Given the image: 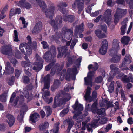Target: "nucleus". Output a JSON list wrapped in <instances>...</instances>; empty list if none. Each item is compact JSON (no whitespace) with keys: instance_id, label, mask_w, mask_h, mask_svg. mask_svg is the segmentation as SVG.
Returning a JSON list of instances; mask_svg holds the SVG:
<instances>
[{"instance_id":"obj_3","label":"nucleus","mask_w":133,"mask_h":133,"mask_svg":"<svg viewBox=\"0 0 133 133\" xmlns=\"http://www.w3.org/2000/svg\"><path fill=\"white\" fill-rule=\"evenodd\" d=\"M97 105V103L96 102H94L92 105L91 108H90V107L89 104H88L85 107V110L86 111L91 110L93 113H96L98 115L99 118L98 117V119H96L94 124L98 122L99 119L100 118H101V123L102 124H104L107 121V118L105 116L106 115L105 109L104 108H102L101 109L98 110Z\"/></svg>"},{"instance_id":"obj_16","label":"nucleus","mask_w":133,"mask_h":133,"mask_svg":"<svg viewBox=\"0 0 133 133\" xmlns=\"http://www.w3.org/2000/svg\"><path fill=\"white\" fill-rule=\"evenodd\" d=\"M94 72H89L86 77L84 78L85 81V84L86 85H91L92 83V79L93 76Z\"/></svg>"},{"instance_id":"obj_21","label":"nucleus","mask_w":133,"mask_h":133,"mask_svg":"<svg viewBox=\"0 0 133 133\" xmlns=\"http://www.w3.org/2000/svg\"><path fill=\"white\" fill-rule=\"evenodd\" d=\"M26 0H21L19 2V6L22 8H25L26 9H29L31 8V5L28 2H26Z\"/></svg>"},{"instance_id":"obj_29","label":"nucleus","mask_w":133,"mask_h":133,"mask_svg":"<svg viewBox=\"0 0 133 133\" xmlns=\"http://www.w3.org/2000/svg\"><path fill=\"white\" fill-rule=\"evenodd\" d=\"M42 23L39 22L37 23L34 27L33 32H37L40 31L42 29Z\"/></svg>"},{"instance_id":"obj_14","label":"nucleus","mask_w":133,"mask_h":133,"mask_svg":"<svg viewBox=\"0 0 133 133\" xmlns=\"http://www.w3.org/2000/svg\"><path fill=\"white\" fill-rule=\"evenodd\" d=\"M130 77H129L127 75H124L123 73L118 74L116 76V77L118 78H120L122 77V80L124 83H127L129 82H130L131 79L132 78V76L131 75Z\"/></svg>"},{"instance_id":"obj_1","label":"nucleus","mask_w":133,"mask_h":133,"mask_svg":"<svg viewBox=\"0 0 133 133\" xmlns=\"http://www.w3.org/2000/svg\"><path fill=\"white\" fill-rule=\"evenodd\" d=\"M27 40L28 41V46H26V44L21 43L19 46V49L21 52L24 55H25V52L24 51V49L23 48H25L26 47V55L24 57V58L27 61V62L25 61H23L22 62V65L24 67V72L27 75L29 76H30L31 74L29 72L31 69L30 66L31 64L29 62V60L27 57L26 56L31 54L32 52L31 48H35L37 44L36 42H31V39L30 37L28 36L27 37Z\"/></svg>"},{"instance_id":"obj_36","label":"nucleus","mask_w":133,"mask_h":133,"mask_svg":"<svg viewBox=\"0 0 133 133\" xmlns=\"http://www.w3.org/2000/svg\"><path fill=\"white\" fill-rule=\"evenodd\" d=\"M83 23H82L81 24L78 26H77L76 28L75 33L78 32H81L83 30Z\"/></svg>"},{"instance_id":"obj_41","label":"nucleus","mask_w":133,"mask_h":133,"mask_svg":"<svg viewBox=\"0 0 133 133\" xmlns=\"http://www.w3.org/2000/svg\"><path fill=\"white\" fill-rule=\"evenodd\" d=\"M59 125V123L58 122H57L54 125V129L53 130L54 133H58V126Z\"/></svg>"},{"instance_id":"obj_40","label":"nucleus","mask_w":133,"mask_h":133,"mask_svg":"<svg viewBox=\"0 0 133 133\" xmlns=\"http://www.w3.org/2000/svg\"><path fill=\"white\" fill-rule=\"evenodd\" d=\"M8 8V6H6L2 10L1 14H0V20L3 19L6 17V15L3 14V13L4 12V11H6V10Z\"/></svg>"},{"instance_id":"obj_55","label":"nucleus","mask_w":133,"mask_h":133,"mask_svg":"<svg viewBox=\"0 0 133 133\" xmlns=\"http://www.w3.org/2000/svg\"><path fill=\"white\" fill-rule=\"evenodd\" d=\"M77 40L76 39H75L73 40L70 46V48L71 49H72L74 48L76 43L77 42Z\"/></svg>"},{"instance_id":"obj_53","label":"nucleus","mask_w":133,"mask_h":133,"mask_svg":"<svg viewBox=\"0 0 133 133\" xmlns=\"http://www.w3.org/2000/svg\"><path fill=\"white\" fill-rule=\"evenodd\" d=\"M67 5L66 4L65 2H61V3L59 5V6L60 8V10H61L62 9H63L64 7H66L67 6Z\"/></svg>"},{"instance_id":"obj_17","label":"nucleus","mask_w":133,"mask_h":133,"mask_svg":"<svg viewBox=\"0 0 133 133\" xmlns=\"http://www.w3.org/2000/svg\"><path fill=\"white\" fill-rule=\"evenodd\" d=\"M110 68L111 71L109 74L110 76L108 79L109 82H110L114 77L115 74L114 72H115L116 71L118 70V68L114 64L111 65L110 66Z\"/></svg>"},{"instance_id":"obj_9","label":"nucleus","mask_w":133,"mask_h":133,"mask_svg":"<svg viewBox=\"0 0 133 133\" xmlns=\"http://www.w3.org/2000/svg\"><path fill=\"white\" fill-rule=\"evenodd\" d=\"M91 88L88 87L87 89L86 94L84 96L85 100L87 101L91 102L93 100L97 97V93L96 91H94L92 93V97L90 96Z\"/></svg>"},{"instance_id":"obj_24","label":"nucleus","mask_w":133,"mask_h":133,"mask_svg":"<svg viewBox=\"0 0 133 133\" xmlns=\"http://www.w3.org/2000/svg\"><path fill=\"white\" fill-rule=\"evenodd\" d=\"M77 71V68L76 67L72 69L70 68L68 69L66 73L67 76L66 78V79L69 80V79L67 78L68 76H70L71 75H75L78 73Z\"/></svg>"},{"instance_id":"obj_30","label":"nucleus","mask_w":133,"mask_h":133,"mask_svg":"<svg viewBox=\"0 0 133 133\" xmlns=\"http://www.w3.org/2000/svg\"><path fill=\"white\" fill-rule=\"evenodd\" d=\"M121 55L117 54H115L113 56L112 58V61L115 63H117L120 60Z\"/></svg>"},{"instance_id":"obj_6","label":"nucleus","mask_w":133,"mask_h":133,"mask_svg":"<svg viewBox=\"0 0 133 133\" xmlns=\"http://www.w3.org/2000/svg\"><path fill=\"white\" fill-rule=\"evenodd\" d=\"M16 94L15 93H13L10 98V102H13L14 103L15 105L18 104L20 105V107H23L24 108V110H25L27 108V107L25 105V104L23 102L24 101V98L23 96L21 95L20 97H17L16 98L14 99L15 97L16 96Z\"/></svg>"},{"instance_id":"obj_26","label":"nucleus","mask_w":133,"mask_h":133,"mask_svg":"<svg viewBox=\"0 0 133 133\" xmlns=\"http://www.w3.org/2000/svg\"><path fill=\"white\" fill-rule=\"evenodd\" d=\"M6 117L8 119L7 122L9 124L10 126H12L14 122V118L13 116L10 115L8 114L6 116Z\"/></svg>"},{"instance_id":"obj_27","label":"nucleus","mask_w":133,"mask_h":133,"mask_svg":"<svg viewBox=\"0 0 133 133\" xmlns=\"http://www.w3.org/2000/svg\"><path fill=\"white\" fill-rule=\"evenodd\" d=\"M60 85V81L57 80L54 81L52 86L51 87V89L52 91H54L56 89L58 88Z\"/></svg>"},{"instance_id":"obj_19","label":"nucleus","mask_w":133,"mask_h":133,"mask_svg":"<svg viewBox=\"0 0 133 133\" xmlns=\"http://www.w3.org/2000/svg\"><path fill=\"white\" fill-rule=\"evenodd\" d=\"M62 18L61 16H56L55 20V21L54 20H51L50 22V24L54 28H55L57 27V24L58 23L60 24L62 23Z\"/></svg>"},{"instance_id":"obj_10","label":"nucleus","mask_w":133,"mask_h":133,"mask_svg":"<svg viewBox=\"0 0 133 133\" xmlns=\"http://www.w3.org/2000/svg\"><path fill=\"white\" fill-rule=\"evenodd\" d=\"M36 61L34 64L33 69L36 71H39L41 69L43 61L41 58L37 54L36 56Z\"/></svg>"},{"instance_id":"obj_59","label":"nucleus","mask_w":133,"mask_h":133,"mask_svg":"<svg viewBox=\"0 0 133 133\" xmlns=\"http://www.w3.org/2000/svg\"><path fill=\"white\" fill-rule=\"evenodd\" d=\"M107 4L109 6H112L114 4V3L111 0H109L107 1Z\"/></svg>"},{"instance_id":"obj_23","label":"nucleus","mask_w":133,"mask_h":133,"mask_svg":"<svg viewBox=\"0 0 133 133\" xmlns=\"http://www.w3.org/2000/svg\"><path fill=\"white\" fill-rule=\"evenodd\" d=\"M14 70L13 68L10 66V63L7 62L5 64V69L4 71L7 74H12Z\"/></svg>"},{"instance_id":"obj_22","label":"nucleus","mask_w":133,"mask_h":133,"mask_svg":"<svg viewBox=\"0 0 133 133\" xmlns=\"http://www.w3.org/2000/svg\"><path fill=\"white\" fill-rule=\"evenodd\" d=\"M2 52L4 55L11 54L12 53L11 46H9L3 47L2 49Z\"/></svg>"},{"instance_id":"obj_11","label":"nucleus","mask_w":133,"mask_h":133,"mask_svg":"<svg viewBox=\"0 0 133 133\" xmlns=\"http://www.w3.org/2000/svg\"><path fill=\"white\" fill-rule=\"evenodd\" d=\"M56 52L54 47H53L50 51L46 52L43 56V57L46 62L49 61V59L52 57H54L56 55Z\"/></svg>"},{"instance_id":"obj_39","label":"nucleus","mask_w":133,"mask_h":133,"mask_svg":"<svg viewBox=\"0 0 133 133\" xmlns=\"http://www.w3.org/2000/svg\"><path fill=\"white\" fill-rule=\"evenodd\" d=\"M49 124L48 122H45L42 125H40L39 128L40 130H43L48 127Z\"/></svg>"},{"instance_id":"obj_12","label":"nucleus","mask_w":133,"mask_h":133,"mask_svg":"<svg viewBox=\"0 0 133 133\" xmlns=\"http://www.w3.org/2000/svg\"><path fill=\"white\" fill-rule=\"evenodd\" d=\"M101 28L103 31V33L99 30H96L95 31V33L97 36L100 38H101L106 37V35L105 34V33L106 32L107 30V26L106 25L104 24L102 25H101Z\"/></svg>"},{"instance_id":"obj_31","label":"nucleus","mask_w":133,"mask_h":133,"mask_svg":"<svg viewBox=\"0 0 133 133\" xmlns=\"http://www.w3.org/2000/svg\"><path fill=\"white\" fill-rule=\"evenodd\" d=\"M29 92L28 90H25L23 92V94L25 96V97L29 101L32 98L33 95L32 94H29Z\"/></svg>"},{"instance_id":"obj_46","label":"nucleus","mask_w":133,"mask_h":133,"mask_svg":"<svg viewBox=\"0 0 133 133\" xmlns=\"http://www.w3.org/2000/svg\"><path fill=\"white\" fill-rule=\"evenodd\" d=\"M114 82H111L110 85L108 87L109 91L110 93H111L114 90Z\"/></svg>"},{"instance_id":"obj_42","label":"nucleus","mask_w":133,"mask_h":133,"mask_svg":"<svg viewBox=\"0 0 133 133\" xmlns=\"http://www.w3.org/2000/svg\"><path fill=\"white\" fill-rule=\"evenodd\" d=\"M44 108L47 114V116H48L51 114L52 110L49 106L45 107H44Z\"/></svg>"},{"instance_id":"obj_2","label":"nucleus","mask_w":133,"mask_h":133,"mask_svg":"<svg viewBox=\"0 0 133 133\" xmlns=\"http://www.w3.org/2000/svg\"><path fill=\"white\" fill-rule=\"evenodd\" d=\"M70 88V89H74L72 87L70 88V85L68 84L64 88V91H61L57 95L55 98L53 107L55 108L58 106H59L65 102L69 100L71 98V96L69 94H66Z\"/></svg>"},{"instance_id":"obj_20","label":"nucleus","mask_w":133,"mask_h":133,"mask_svg":"<svg viewBox=\"0 0 133 133\" xmlns=\"http://www.w3.org/2000/svg\"><path fill=\"white\" fill-rule=\"evenodd\" d=\"M59 51V53L57 56L58 58L60 57L61 56L64 55L65 57L67 54V50L66 46L59 47L58 48Z\"/></svg>"},{"instance_id":"obj_32","label":"nucleus","mask_w":133,"mask_h":133,"mask_svg":"<svg viewBox=\"0 0 133 133\" xmlns=\"http://www.w3.org/2000/svg\"><path fill=\"white\" fill-rule=\"evenodd\" d=\"M130 40V38L128 36H125L121 38V42L124 44L127 45Z\"/></svg>"},{"instance_id":"obj_50","label":"nucleus","mask_w":133,"mask_h":133,"mask_svg":"<svg viewBox=\"0 0 133 133\" xmlns=\"http://www.w3.org/2000/svg\"><path fill=\"white\" fill-rule=\"evenodd\" d=\"M14 41L16 42H17L18 40V39L17 33L16 30H14Z\"/></svg>"},{"instance_id":"obj_52","label":"nucleus","mask_w":133,"mask_h":133,"mask_svg":"<svg viewBox=\"0 0 133 133\" xmlns=\"http://www.w3.org/2000/svg\"><path fill=\"white\" fill-rule=\"evenodd\" d=\"M19 19L21 20L22 22V24L23 25V28H26L28 25V23H25V20L23 17H20Z\"/></svg>"},{"instance_id":"obj_35","label":"nucleus","mask_w":133,"mask_h":133,"mask_svg":"<svg viewBox=\"0 0 133 133\" xmlns=\"http://www.w3.org/2000/svg\"><path fill=\"white\" fill-rule=\"evenodd\" d=\"M39 4L40 7L42 8H44L46 7V5L43 0H34Z\"/></svg>"},{"instance_id":"obj_60","label":"nucleus","mask_w":133,"mask_h":133,"mask_svg":"<svg viewBox=\"0 0 133 133\" xmlns=\"http://www.w3.org/2000/svg\"><path fill=\"white\" fill-rule=\"evenodd\" d=\"M41 43L43 45V47L45 49L48 47V45L46 42L43 41L42 42H41Z\"/></svg>"},{"instance_id":"obj_51","label":"nucleus","mask_w":133,"mask_h":133,"mask_svg":"<svg viewBox=\"0 0 133 133\" xmlns=\"http://www.w3.org/2000/svg\"><path fill=\"white\" fill-rule=\"evenodd\" d=\"M126 26V24L125 23L124 25H123L121 28V34L123 35L125 33V31Z\"/></svg>"},{"instance_id":"obj_54","label":"nucleus","mask_w":133,"mask_h":133,"mask_svg":"<svg viewBox=\"0 0 133 133\" xmlns=\"http://www.w3.org/2000/svg\"><path fill=\"white\" fill-rule=\"evenodd\" d=\"M66 70L65 69L63 70L61 72L60 75V77L61 80L63 79V78L64 77L65 75V73Z\"/></svg>"},{"instance_id":"obj_63","label":"nucleus","mask_w":133,"mask_h":133,"mask_svg":"<svg viewBox=\"0 0 133 133\" xmlns=\"http://www.w3.org/2000/svg\"><path fill=\"white\" fill-rule=\"evenodd\" d=\"M99 14V11H97L95 12L92 13L90 14V15L92 16L95 17L97 16Z\"/></svg>"},{"instance_id":"obj_38","label":"nucleus","mask_w":133,"mask_h":133,"mask_svg":"<svg viewBox=\"0 0 133 133\" xmlns=\"http://www.w3.org/2000/svg\"><path fill=\"white\" fill-rule=\"evenodd\" d=\"M65 122H67V123L68 124V130L70 131L73 124V121L72 120L68 119L66 120L65 121Z\"/></svg>"},{"instance_id":"obj_57","label":"nucleus","mask_w":133,"mask_h":133,"mask_svg":"<svg viewBox=\"0 0 133 133\" xmlns=\"http://www.w3.org/2000/svg\"><path fill=\"white\" fill-rule=\"evenodd\" d=\"M22 79L23 82L26 83L29 82L28 78L26 76H24L22 78Z\"/></svg>"},{"instance_id":"obj_15","label":"nucleus","mask_w":133,"mask_h":133,"mask_svg":"<svg viewBox=\"0 0 133 133\" xmlns=\"http://www.w3.org/2000/svg\"><path fill=\"white\" fill-rule=\"evenodd\" d=\"M83 3L82 0H77L75 1L74 3L73 4L72 6L73 8H75L76 6H77L78 10V13L79 14L81 11L83 9Z\"/></svg>"},{"instance_id":"obj_44","label":"nucleus","mask_w":133,"mask_h":133,"mask_svg":"<svg viewBox=\"0 0 133 133\" xmlns=\"http://www.w3.org/2000/svg\"><path fill=\"white\" fill-rule=\"evenodd\" d=\"M67 19L66 18L64 19V20L65 21H68L70 22H72L74 20V17L72 15L69 16L68 17H67Z\"/></svg>"},{"instance_id":"obj_8","label":"nucleus","mask_w":133,"mask_h":133,"mask_svg":"<svg viewBox=\"0 0 133 133\" xmlns=\"http://www.w3.org/2000/svg\"><path fill=\"white\" fill-rule=\"evenodd\" d=\"M111 11H112L111 9H107L101 19V21H105L108 25H110L111 22Z\"/></svg>"},{"instance_id":"obj_13","label":"nucleus","mask_w":133,"mask_h":133,"mask_svg":"<svg viewBox=\"0 0 133 133\" xmlns=\"http://www.w3.org/2000/svg\"><path fill=\"white\" fill-rule=\"evenodd\" d=\"M108 46V42L105 39H103L102 46L99 49L100 53L102 55H105L107 52Z\"/></svg>"},{"instance_id":"obj_4","label":"nucleus","mask_w":133,"mask_h":133,"mask_svg":"<svg viewBox=\"0 0 133 133\" xmlns=\"http://www.w3.org/2000/svg\"><path fill=\"white\" fill-rule=\"evenodd\" d=\"M50 75H48L44 78V87L42 89V91L44 92L42 97L44 100L48 104L51 102L53 100L52 97H51L49 100L48 98V97L50 95V94L48 89L50 86Z\"/></svg>"},{"instance_id":"obj_25","label":"nucleus","mask_w":133,"mask_h":133,"mask_svg":"<svg viewBox=\"0 0 133 133\" xmlns=\"http://www.w3.org/2000/svg\"><path fill=\"white\" fill-rule=\"evenodd\" d=\"M131 62V57L129 55H127L125 56L124 61L122 64V66H127Z\"/></svg>"},{"instance_id":"obj_34","label":"nucleus","mask_w":133,"mask_h":133,"mask_svg":"<svg viewBox=\"0 0 133 133\" xmlns=\"http://www.w3.org/2000/svg\"><path fill=\"white\" fill-rule=\"evenodd\" d=\"M114 47L116 50H118L120 49L119 45L118 43V41L117 39H115L113 41L112 48Z\"/></svg>"},{"instance_id":"obj_64","label":"nucleus","mask_w":133,"mask_h":133,"mask_svg":"<svg viewBox=\"0 0 133 133\" xmlns=\"http://www.w3.org/2000/svg\"><path fill=\"white\" fill-rule=\"evenodd\" d=\"M15 75L16 77L18 78L19 76L20 72L19 70H16L15 71Z\"/></svg>"},{"instance_id":"obj_37","label":"nucleus","mask_w":133,"mask_h":133,"mask_svg":"<svg viewBox=\"0 0 133 133\" xmlns=\"http://www.w3.org/2000/svg\"><path fill=\"white\" fill-rule=\"evenodd\" d=\"M14 80L15 77L13 76H12L8 78L7 81L9 85H12L14 84Z\"/></svg>"},{"instance_id":"obj_43","label":"nucleus","mask_w":133,"mask_h":133,"mask_svg":"<svg viewBox=\"0 0 133 133\" xmlns=\"http://www.w3.org/2000/svg\"><path fill=\"white\" fill-rule=\"evenodd\" d=\"M111 128L112 124H109L107 125L106 127L103 128H102L103 129V131L107 132Z\"/></svg>"},{"instance_id":"obj_56","label":"nucleus","mask_w":133,"mask_h":133,"mask_svg":"<svg viewBox=\"0 0 133 133\" xmlns=\"http://www.w3.org/2000/svg\"><path fill=\"white\" fill-rule=\"evenodd\" d=\"M102 80V78L101 76H99L95 80L96 83H99L101 82Z\"/></svg>"},{"instance_id":"obj_61","label":"nucleus","mask_w":133,"mask_h":133,"mask_svg":"<svg viewBox=\"0 0 133 133\" xmlns=\"http://www.w3.org/2000/svg\"><path fill=\"white\" fill-rule=\"evenodd\" d=\"M21 54L19 51H18L15 55V56L17 58H20L21 57Z\"/></svg>"},{"instance_id":"obj_58","label":"nucleus","mask_w":133,"mask_h":133,"mask_svg":"<svg viewBox=\"0 0 133 133\" xmlns=\"http://www.w3.org/2000/svg\"><path fill=\"white\" fill-rule=\"evenodd\" d=\"M82 58L80 57L78 59L77 61V64H76V67H79L80 65V63L81 62Z\"/></svg>"},{"instance_id":"obj_7","label":"nucleus","mask_w":133,"mask_h":133,"mask_svg":"<svg viewBox=\"0 0 133 133\" xmlns=\"http://www.w3.org/2000/svg\"><path fill=\"white\" fill-rule=\"evenodd\" d=\"M126 12L127 10L125 9H117L114 15V22L115 24H116L119 20L126 14Z\"/></svg>"},{"instance_id":"obj_45","label":"nucleus","mask_w":133,"mask_h":133,"mask_svg":"<svg viewBox=\"0 0 133 133\" xmlns=\"http://www.w3.org/2000/svg\"><path fill=\"white\" fill-rule=\"evenodd\" d=\"M6 94H2L0 96V99L2 102H5L6 101Z\"/></svg>"},{"instance_id":"obj_48","label":"nucleus","mask_w":133,"mask_h":133,"mask_svg":"<svg viewBox=\"0 0 133 133\" xmlns=\"http://www.w3.org/2000/svg\"><path fill=\"white\" fill-rule=\"evenodd\" d=\"M126 2L129 4L130 9H133V0H125Z\"/></svg>"},{"instance_id":"obj_62","label":"nucleus","mask_w":133,"mask_h":133,"mask_svg":"<svg viewBox=\"0 0 133 133\" xmlns=\"http://www.w3.org/2000/svg\"><path fill=\"white\" fill-rule=\"evenodd\" d=\"M8 57L10 59L11 62L13 64H15L17 63V61L16 59L14 58L11 59L9 56Z\"/></svg>"},{"instance_id":"obj_28","label":"nucleus","mask_w":133,"mask_h":133,"mask_svg":"<svg viewBox=\"0 0 133 133\" xmlns=\"http://www.w3.org/2000/svg\"><path fill=\"white\" fill-rule=\"evenodd\" d=\"M39 117V116L38 114L35 113L30 116V120L32 122L35 123L38 120Z\"/></svg>"},{"instance_id":"obj_47","label":"nucleus","mask_w":133,"mask_h":133,"mask_svg":"<svg viewBox=\"0 0 133 133\" xmlns=\"http://www.w3.org/2000/svg\"><path fill=\"white\" fill-rule=\"evenodd\" d=\"M24 112H22V110L21 111L20 116H18L17 117V119H18L20 122H21L23 121V115Z\"/></svg>"},{"instance_id":"obj_33","label":"nucleus","mask_w":133,"mask_h":133,"mask_svg":"<svg viewBox=\"0 0 133 133\" xmlns=\"http://www.w3.org/2000/svg\"><path fill=\"white\" fill-rule=\"evenodd\" d=\"M98 67V64L95 62L94 63V65H93L90 64L88 66V68L89 70H90V69H92V70L95 71L97 70Z\"/></svg>"},{"instance_id":"obj_5","label":"nucleus","mask_w":133,"mask_h":133,"mask_svg":"<svg viewBox=\"0 0 133 133\" xmlns=\"http://www.w3.org/2000/svg\"><path fill=\"white\" fill-rule=\"evenodd\" d=\"M72 107L75 112L78 114H75L73 116V119H76L77 120V122H80L82 121V118H80L81 111H82L83 108V106L81 104H78V102L77 99L76 100L75 104Z\"/></svg>"},{"instance_id":"obj_18","label":"nucleus","mask_w":133,"mask_h":133,"mask_svg":"<svg viewBox=\"0 0 133 133\" xmlns=\"http://www.w3.org/2000/svg\"><path fill=\"white\" fill-rule=\"evenodd\" d=\"M54 13V8L53 7H51L47 9L45 12L46 17L51 20Z\"/></svg>"},{"instance_id":"obj_49","label":"nucleus","mask_w":133,"mask_h":133,"mask_svg":"<svg viewBox=\"0 0 133 133\" xmlns=\"http://www.w3.org/2000/svg\"><path fill=\"white\" fill-rule=\"evenodd\" d=\"M15 11V9H11L10 12L9 17L10 18L14 15L16 14Z\"/></svg>"}]
</instances>
